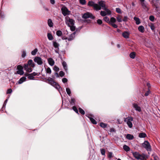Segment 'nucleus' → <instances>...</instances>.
<instances>
[{"mask_svg":"<svg viewBox=\"0 0 160 160\" xmlns=\"http://www.w3.org/2000/svg\"><path fill=\"white\" fill-rule=\"evenodd\" d=\"M88 5L93 7L94 9L96 10H100L101 9V7L103 8H106L105 2L103 1H101L98 2V4L95 3L93 1H89L88 3Z\"/></svg>","mask_w":160,"mask_h":160,"instance_id":"nucleus-1","label":"nucleus"},{"mask_svg":"<svg viewBox=\"0 0 160 160\" xmlns=\"http://www.w3.org/2000/svg\"><path fill=\"white\" fill-rule=\"evenodd\" d=\"M132 154L133 157L138 160H147L148 158L147 155L144 153L140 154L139 152H133Z\"/></svg>","mask_w":160,"mask_h":160,"instance_id":"nucleus-2","label":"nucleus"},{"mask_svg":"<svg viewBox=\"0 0 160 160\" xmlns=\"http://www.w3.org/2000/svg\"><path fill=\"white\" fill-rule=\"evenodd\" d=\"M52 78L49 77L47 79V80L49 82V83L57 89L61 88V87L59 85L54 81L53 79L55 78V76L52 75Z\"/></svg>","mask_w":160,"mask_h":160,"instance_id":"nucleus-3","label":"nucleus"},{"mask_svg":"<svg viewBox=\"0 0 160 160\" xmlns=\"http://www.w3.org/2000/svg\"><path fill=\"white\" fill-rule=\"evenodd\" d=\"M65 22L66 24L68 27L72 25H74L75 22L73 19L70 18L68 16L65 17Z\"/></svg>","mask_w":160,"mask_h":160,"instance_id":"nucleus-4","label":"nucleus"},{"mask_svg":"<svg viewBox=\"0 0 160 160\" xmlns=\"http://www.w3.org/2000/svg\"><path fill=\"white\" fill-rule=\"evenodd\" d=\"M133 120V118L132 117H128L125 119L124 120V122H127L128 127L129 128H131L132 127V121Z\"/></svg>","mask_w":160,"mask_h":160,"instance_id":"nucleus-5","label":"nucleus"},{"mask_svg":"<svg viewBox=\"0 0 160 160\" xmlns=\"http://www.w3.org/2000/svg\"><path fill=\"white\" fill-rule=\"evenodd\" d=\"M61 10L62 14L64 16L69 15L70 14V11L65 6L62 7Z\"/></svg>","mask_w":160,"mask_h":160,"instance_id":"nucleus-6","label":"nucleus"},{"mask_svg":"<svg viewBox=\"0 0 160 160\" xmlns=\"http://www.w3.org/2000/svg\"><path fill=\"white\" fill-rule=\"evenodd\" d=\"M143 147L148 151H151V146L149 143L147 141H145L142 144Z\"/></svg>","mask_w":160,"mask_h":160,"instance_id":"nucleus-7","label":"nucleus"},{"mask_svg":"<svg viewBox=\"0 0 160 160\" xmlns=\"http://www.w3.org/2000/svg\"><path fill=\"white\" fill-rule=\"evenodd\" d=\"M82 18L85 19L90 18L91 19H94L95 18V17L91 13L88 12L84 13L82 16Z\"/></svg>","mask_w":160,"mask_h":160,"instance_id":"nucleus-8","label":"nucleus"},{"mask_svg":"<svg viewBox=\"0 0 160 160\" xmlns=\"http://www.w3.org/2000/svg\"><path fill=\"white\" fill-rule=\"evenodd\" d=\"M35 62L37 63L39 65H41L43 63V61L42 59L40 57H36L34 59Z\"/></svg>","mask_w":160,"mask_h":160,"instance_id":"nucleus-9","label":"nucleus"},{"mask_svg":"<svg viewBox=\"0 0 160 160\" xmlns=\"http://www.w3.org/2000/svg\"><path fill=\"white\" fill-rule=\"evenodd\" d=\"M17 68L18 70L17 71V73L20 75H22L24 74L23 67L21 66H18Z\"/></svg>","mask_w":160,"mask_h":160,"instance_id":"nucleus-10","label":"nucleus"},{"mask_svg":"<svg viewBox=\"0 0 160 160\" xmlns=\"http://www.w3.org/2000/svg\"><path fill=\"white\" fill-rule=\"evenodd\" d=\"M133 108L137 111L140 112L142 110L141 107H139L137 103H134L132 104Z\"/></svg>","mask_w":160,"mask_h":160,"instance_id":"nucleus-11","label":"nucleus"},{"mask_svg":"<svg viewBox=\"0 0 160 160\" xmlns=\"http://www.w3.org/2000/svg\"><path fill=\"white\" fill-rule=\"evenodd\" d=\"M23 67L24 68V69L27 71V72H32V69L31 68L29 67L28 64H24Z\"/></svg>","mask_w":160,"mask_h":160,"instance_id":"nucleus-12","label":"nucleus"},{"mask_svg":"<svg viewBox=\"0 0 160 160\" xmlns=\"http://www.w3.org/2000/svg\"><path fill=\"white\" fill-rule=\"evenodd\" d=\"M62 65L66 73L68 72V65L66 62L65 61H63L62 62Z\"/></svg>","mask_w":160,"mask_h":160,"instance_id":"nucleus-13","label":"nucleus"},{"mask_svg":"<svg viewBox=\"0 0 160 160\" xmlns=\"http://www.w3.org/2000/svg\"><path fill=\"white\" fill-rule=\"evenodd\" d=\"M26 64H28V66L30 65L32 68H34L35 66V64L33 62L32 60L31 59L28 60V63Z\"/></svg>","mask_w":160,"mask_h":160,"instance_id":"nucleus-14","label":"nucleus"},{"mask_svg":"<svg viewBox=\"0 0 160 160\" xmlns=\"http://www.w3.org/2000/svg\"><path fill=\"white\" fill-rule=\"evenodd\" d=\"M48 61L49 64L51 66H53L54 64V60L51 58H49L48 59Z\"/></svg>","mask_w":160,"mask_h":160,"instance_id":"nucleus-15","label":"nucleus"},{"mask_svg":"<svg viewBox=\"0 0 160 160\" xmlns=\"http://www.w3.org/2000/svg\"><path fill=\"white\" fill-rule=\"evenodd\" d=\"M122 36L125 38H129V33L126 31H125L122 34Z\"/></svg>","mask_w":160,"mask_h":160,"instance_id":"nucleus-16","label":"nucleus"},{"mask_svg":"<svg viewBox=\"0 0 160 160\" xmlns=\"http://www.w3.org/2000/svg\"><path fill=\"white\" fill-rule=\"evenodd\" d=\"M53 45L54 48L57 49H59V44L56 41H53Z\"/></svg>","mask_w":160,"mask_h":160,"instance_id":"nucleus-17","label":"nucleus"},{"mask_svg":"<svg viewBox=\"0 0 160 160\" xmlns=\"http://www.w3.org/2000/svg\"><path fill=\"white\" fill-rule=\"evenodd\" d=\"M26 77H23L21 78L19 80L18 82V83L19 84H21L22 83L26 81Z\"/></svg>","mask_w":160,"mask_h":160,"instance_id":"nucleus-18","label":"nucleus"},{"mask_svg":"<svg viewBox=\"0 0 160 160\" xmlns=\"http://www.w3.org/2000/svg\"><path fill=\"white\" fill-rule=\"evenodd\" d=\"M75 33L76 32H75L70 35L68 39V41H71L75 37L74 35Z\"/></svg>","mask_w":160,"mask_h":160,"instance_id":"nucleus-19","label":"nucleus"},{"mask_svg":"<svg viewBox=\"0 0 160 160\" xmlns=\"http://www.w3.org/2000/svg\"><path fill=\"white\" fill-rule=\"evenodd\" d=\"M86 116H87L88 117V118L89 119L90 121L92 123L94 124H97V122L94 118L90 117L89 115H88V116H87V115H86Z\"/></svg>","mask_w":160,"mask_h":160,"instance_id":"nucleus-20","label":"nucleus"},{"mask_svg":"<svg viewBox=\"0 0 160 160\" xmlns=\"http://www.w3.org/2000/svg\"><path fill=\"white\" fill-rule=\"evenodd\" d=\"M141 4L144 9L147 11H148L149 10V8L147 7L146 4L144 2L141 3Z\"/></svg>","mask_w":160,"mask_h":160,"instance_id":"nucleus-21","label":"nucleus"},{"mask_svg":"<svg viewBox=\"0 0 160 160\" xmlns=\"http://www.w3.org/2000/svg\"><path fill=\"white\" fill-rule=\"evenodd\" d=\"M126 138L129 140H132L134 138V136L130 134H128L127 135Z\"/></svg>","mask_w":160,"mask_h":160,"instance_id":"nucleus-22","label":"nucleus"},{"mask_svg":"<svg viewBox=\"0 0 160 160\" xmlns=\"http://www.w3.org/2000/svg\"><path fill=\"white\" fill-rule=\"evenodd\" d=\"M138 30L141 32L143 33L144 31V28L143 26L141 25L138 28Z\"/></svg>","mask_w":160,"mask_h":160,"instance_id":"nucleus-23","label":"nucleus"},{"mask_svg":"<svg viewBox=\"0 0 160 160\" xmlns=\"http://www.w3.org/2000/svg\"><path fill=\"white\" fill-rule=\"evenodd\" d=\"M48 25L50 27H53V23L51 19H48Z\"/></svg>","mask_w":160,"mask_h":160,"instance_id":"nucleus-24","label":"nucleus"},{"mask_svg":"<svg viewBox=\"0 0 160 160\" xmlns=\"http://www.w3.org/2000/svg\"><path fill=\"white\" fill-rule=\"evenodd\" d=\"M47 37L48 39L49 40H52L53 38V37L52 35V34L50 33H48L47 34Z\"/></svg>","mask_w":160,"mask_h":160,"instance_id":"nucleus-25","label":"nucleus"},{"mask_svg":"<svg viewBox=\"0 0 160 160\" xmlns=\"http://www.w3.org/2000/svg\"><path fill=\"white\" fill-rule=\"evenodd\" d=\"M146 136V134L144 132L140 133L139 134V137L140 138H144Z\"/></svg>","mask_w":160,"mask_h":160,"instance_id":"nucleus-26","label":"nucleus"},{"mask_svg":"<svg viewBox=\"0 0 160 160\" xmlns=\"http://www.w3.org/2000/svg\"><path fill=\"white\" fill-rule=\"evenodd\" d=\"M123 148L126 152H128L129 151L130 149L129 147L126 145H125L123 146Z\"/></svg>","mask_w":160,"mask_h":160,"instance_id":"nucleus-27","label":"nucleus"},{"mask_svg":"<svg viewBox=\"0 0 160 160\" xmlns=\"http://www.w3.org/2000/svg\"><path fill=\"white\" fill-rule=\"evenodd\" d=\"M134 19L136 21V24L138 25L140 23V19L138 18L134 17Z\"/></svg>","mask_w":160,"mask_h":160,"instance_id":"nucleus-28","label":"nucleus"},{"mask_svg":"<svg viewBox=\"0 0 160 160\" xmlns=\"http://www.w3.org/2000/svg\"><path fill=\"white\" fill-rule=\"evenodd\" d=\"M108 124L103 122H101L100 123V126L102 128H106Z\"/></svg>","mask_w":160,"mask_h":160,"instance_id":"nucleus-29","label":"nucleus"},{"mask_svg":"<svg viewBox=\"0 0 160 160\" xmlns=\"http://www.w3.org/2000/svg\"><path fill=\"white\" fill-rule=\"evenodd\" d=\"M116 22V19L113 18L112 17L110 19V20L109 24H111L112 23H114Z\"/></svg>","mask_w":160,"mask_h":160,"instance_id":"nucleus-30","label":"nucleus"},{"mask_svg":"<svg viewBox=\"0 0 160 160\" xmlns=\"http://www.w3.org/2000/svg\"><path fill=\"white\" fill-rule=\"evenodd\" d=\"M102 9L105 11V12H106L107 14H110L111 13V12L110 10H109L107 8H103Z\"/></svg>","mask_w":160,"mask_h":160,"instance_id":"nucleus-31","label":"nucleus"},{"mask_svg":"<svg viewBox=\"0 0 160 160\" xmlns=\"http://www.w3.org/2000/svg\"><path fill=\"white\" fill-rule=\"evenodd\" d=\"M149 26L150 27L151 29L152 30H154L155 29V27L154 24L150 23L149 24Z\"/></svg>","mask_w":160,"mask_h":160,"instance_id":"nucleus-32","label":"nucleus"},{"mask_svg":"<svg viewBox=\"0 0 160 160\" xmlns=\"http://www.w3.org/2000/svg\"><path fill=\"white\" fill-rule=\"evenodd\" d=\"M38 51V50L37 48L33 50L32 51L31 54L32 55H35L37 52Z\"/></svg>","mask_w":160,"mask_h":160,"instance_id":"nucleus-33","label":"nucleus"},{"mask_svg":"<svg viewBox=\"0 0 160 160\" xmlns=\"http://www.w3.org/2000/svg\"><path fill=\"white\" fill-rule=\"evenodd\" d=\"M71 101L70 102V103L72 105H74L75 104V100L73 98H71Z\"/></svg>","mask_w":160,"mask_h":160,"instance_id":"nucleus-34","label":"nucleus"},{"mask_svg":"<svg viewBox=\"0 0 160 160\" xmlns=\"http://www.w3.org/2000/svg\"><path fill=\"white\" fill-rule=\"evenodd\" d=\"M129 56L131 58L134 59L135 57V53L134 52H132L130 53Z\"/></svg>","mask_w":160,"mask_h":160,"instance_id":"nucleus-35","label":"nucleus"},{"mask_svg":"<svg viewBox=\"0 0 160 160\" xmlns=\"http://www.w3.org/2000/svg\"><path fill=\"white\" fill-rule=\"evenodd\" d=\"M56 35L58 37H60L62 35V32L60 30H58L56 32Z\"/></svg>","mask_w":160,"mask_h":160,"instance_id":"nucleus-36","label":"nucleus"},{"mask_svg":"<svg viewBox=\"0 0 160 160\" xmlns=\"http://www.w3.org/2000/svg\"><path fill=\"white\" fill-rule=\"evenodd\" d=\"M103 20L109 23V18L107 17H105L104 18Z\"/></svg>","mask_w":160,"mask_h":160,"instance_id":"nucleus-37","label":"nucleus"},{"mask_svg":"<svg viewBox=\"0 0 160 160\" xmlns=\"http://www.w3.org/2000/svg\"><path fill=\"white\" fill-rule=\"evenodd\" d=\"M79 112L82 115H84L85 114L84 111L81 108H78Z\"/></svg>","mask_w":160,"mask_h":160,"instance_id":"nucleus-38","label":"nucleus"},{"mask_svg":"<svg viewBox=\"0 0 160 160\" xmlns=\"http://www.w3.org/2000/svg\"><path fill=\"white\" fill-rule=\"evenodd\" d=\"M69 27L70 28V30L72 31H74L75 30L76 28L74 25H71Z\"/></svg>","mask_w":160,"mask_h":160,"instance_id":"nucleus-39","label":"nucleus"},{"mask_svg":"<svg viewBox=\"0 0 160 160\" xmlns=\"http://www.w3.org/2000/svg\"><path fill=\"white\" fill-rule=\"evenodd\" d=\"M66 91L68 94L69 96H70L71 94V92L70 89L68 88H66Z\"/></svg>","mask_w":160,"mask_h":160,"instance_id":"nucleus-40","label":"nucleus"},{"mask_svg":"<svg viewBox=\"0 0 160 160\" xmlns=\"http://www.w3.org/2000/svg\"><path fill=\"white\" fill-rule=\"evenodd\" d=\"M100 15L104 17L106 15L107 13L105 11H102L100 12Z\"/></svg>","mask_w":160,"mask_h":160,"instance_id":"nucleus-41","label":"nucleus"},{"mask_svg":"<svg viewBox=\"0 0 160 160\" xmlns=\"http://www.w3.org/2000/svg\"><path fill=\"white\" fill-rule=\"evenodd\" d=\"M72 109L77 114H79L78 112V109H77L76 107L74 106L72 107Z\"/></svg>","mask_w":160,"mask_h":160,"instance_id":"nucleus-42","label":"nucleus"},{"mask_svg":"<svg viewBox=\"0 0 160 160\" xmlns=\"http://www.w3.org/2000/svg\"><path fill=\"white\" fill-rule=\"evenodd\" d=\"M100 151L101 154L103 155H105V151L104 149L101 148L100 149Z\"/></svg>","mask_w":160,"mask_h":160,"instance_id":"nucleus-43","label":"nucleus"},{"mask_svg":"<svg viewBox=\"0 0 160 160\" xmlns=\"http://www.w3.org/2000/svg\"><path fill=\"white\" fill-rule=\"evenodd\" d=\"M80 4L82 5H85L86 3L85 0H79Z\"/></svg>","mask_w":160,"mask_h":160,"instance_id":"nucleus-44","label":"nucleus"},{"mask_svg":"<svg viewBox=\"0 0 160 160\" xmlns=\"http://www.w3.org/2000/svg\"><path fill=\"white\" fill-rule=\"evenodd\" d=\"M53 70L56 72H58L59 70V68L56 66H54L53 68Z\"/></svg>","mask_w":160,"mask_h":160,"instance_id":"nucleus-45","label":"nucleus"},{"mask_svg":"<svg viewBox=\"0 0 160 160\" xmlns=\"http://www.w3.org/2000/svg\"><path fill=\"white\" fill-rule=\"evenodd\" d=\"M46 71L47 73H49V74H50L52 72L51 69L49 67H48L47 68Z\"/></svg>","mask_w":160,"mask_h":160,"instance_id":"nucleus-46","label":"nucleus"},{"mask_svg":"<svg viewBox=\"0 0 160 160\" xmlns=\"http://www.w3.org/2000/svg\"><path fill=\"white\" fill-rule=\"evenodd\" d=\"M28 78L31 80H34V77L32 74H31V73L29 74Z\"/></svg>","mask_w":160,"mask_h":160,"instance_id":"nucleus-47","label":"nucleus"},{"mask_svg":"<svg viewBox=\"0 0 160 160\" xmlns=\"http://www.w3.org/2000/svg\"><path fill=\"white\" fill-rule=\"evenodd\" d=\"M154 17L153 16L151 15L149 16V19L152 22H153L154 21Z\"/></svg>","mask_w":160,"mask_h":160,"instance_id":"nucleus-48","label":"nucleus"},{"mask_svg":"<svg viewBox=\"0 0 160 160\" xmlns=\"http://www.w3.org/2000/svg\"><path fill=\"white\" fill-rule=\"evenodd\" d=\"M65 75V73L62 71H61L59 72V76L61 77H63Z\"/></svg>","mask_w":160,"mask_h":160,"instance_id":"nucleus-49","label":"nucleus"},{"mask_svg":"<svg viewBox=\"0 0 160 160\" xmlns=\"http://www.w3.org/2000/svg\"><path fill=\"white\" fill-rule=\"evenodd\" d=\"M108 157L109 158H111L112 157V153L111 152H108Z\"/></svg>","mask_w":160,"mask_h":160,"instance_id":"nucleus-50","label":"nucleus"},{"mask_svg":"<svg viewBox=\"0 0 160 160\" xmlns=\"http://www.w3.org/2000/svg\"><path fill=\"white\" fill-rule=\"evenodd\" d=\"M116 11L117 13H122L121 9L118 8H116Z\"/></svg>","mask_w":160,"mask_h":160,"instance_id":"nucleus-51","label":"nucleus"},{"mask_svg":"<svg viewBox=\"0 0 160 160\" xmlns=\"http://www.w3.org/2000/svg\"><path fill=\"white\" fill-rule=\"evenodd\" d=\"M117 19L118 22H121L122 21V18L119 17H117Z\"/></svg>","mask_w":160,"mask_h":160,"instance_id":"nucleus-52","label":"nucleus"},{"mask_svg":"<svg viewBox=\"0 0 160 160\" xmlns=\"http://www.w3.org/2000/svg\"><path fill=\"white\" fill-rule=\"evenodd\" d=\"M150 92V90L149 89H148V91L145 93V95L147 96L149 95Z\"/></svg>","mask_w":160,"mask_h":160,"instance_id":"nucleus-53","label":"nucleus"},{"mask_svg":"<svg viewBox=\"0 0 160 160\" xmlns=\"http://www.w3.org/2000/svg\"><path fill=\"white\" fill-rule=\"evenodd\" d=\"M97 22L99 25H101L102 23V21L101 19H98L97 21Z\"/></svg>","mask_w":160,"mask_h":160,"instance_id":"nucleus-54","label":"nucleus"},{"mask_svg":"<svg viewBox=\"0 0 160 160\" xmlns=\"http://www.w3.org/2000/svg\"><path fill=\"white\" fill-rule=\"evenodd\" d=\"M110 24L115 28H118V26L114 23H112Z\"/></svg>","mask_w":160,"mask_h":160,"instance_id":"nucleus-55","label":"nucleus"},{"mask_svg":"<svg viewBox=\"0 0 160 160\" xmlns=\"http://www.w3.org/2000/svg\"><path fill=\"white\" fill-rule=\"evenodd\" d=\"M128 18L127 16H125L124 17V18L122 20L124 22H126L128 20Z\"/></svg>","mask_w":160,"mask_h":160,"instance_id":"nucleus-56","label":"nucleus"},{"mask_svg":"<svg viewBox=\"0 0 160 160\" xmlns=\"http://www.w3.org/2000/svg\"><path fill=\"white\" fill-rule=\"evenodd\" d=\"M12 92V90L11 89H9L7 92V94L11 93Z\"/></svg>","mask_w":160,"mask_h":160,"instance_id":"nucleus-57","label":"nucleus"},{"mask_svg":"<svg viewBox=\"0 0 160 160\" xmlns=\"http://www.w3.org/2000/svg\"><path fill=\"white\" fill-rule=\"evenodd\" d=\"M26 52L25 51H23L22 52V56L23 58H24L26 56Z\"/></svg>","mask_w":160,"mask_h":160,"instance_id":"nucleus-58","label":"nucleus"},{"mask_svg":"<svg viewBox=\"0 0 160 160\" xmlns=\"http://www.w3.org/2000/svg\"><path fill=\"white\" fill-rule=\"evenodd\" d=\"M68 81V80L67 78H63L62 79V82H63V83H65V82H67Z\"/></svg>","mask_w":160,"mask_h":160,"instance_id":"nucleus-59","label":"nucleus"},{"mask_svg":"<svg viewBox=\"0 0 160 160\" xmlns=\"http://www.w3.org/2000/svg\"><path fill=\"white\" fill-rule=\"evenodd\" d=\"M154 160H159L158 157L157 156H155L154 157Z\"/></svg>","mask_w":160,"mask_h":160,"instance_id":"nucleus-60","label":"nucleus"},{"mask_svg":"<svg viewBox=\"0 0 160 160\" xmlns=\"http://www.w3.org/2000/svg\"><path fill=\"white\" fill-rule=\"evenodd\" d=\"M50 3L52 4H54L55 3V1L54 0H50Z\"/></svg>","mask_w":160,"mask_h":160,"instance_id":"nucleus-61","label":"nucleus"},{"mask_svg":"<svg viewBox=\"0 0 160 160\" xmlns=\"http://www.w3.org/2000/svg\"><path fill=\"white\" fill-rule=\"evenodd\" d=\"M31 74H32V76L34 77V76H36L38 75V73L35 72H33V73H31Z\"/></svg>","mask_w":160,"mask_h":160,"instance_id":"nucleus-62","label":"nucleus"},{"mask_svg":"<svg viewBox=\"0 0 160 160\" xmlns=\"http://www.w3.org/2000/svg\"><path fill=\"white\" fill-rule=\"evenodd\" d=\"M54 74L56 76V77L57 78H59V76L58 73L55 72V73Z\"/></svg>","mask_w":160,"mask_h":160,"instance_id":"nucleus-63","label":"nucleus"},{"mask_svg":"<svg viewBox=\"0 0 160 160\" xmlns=\"http://www.w3.org/2000/svg\"><path fill=\"white\" fill-rule=\"evenodd\" d=\"M110 132H115V129L114 128H111L110 129Z\"/></svg>","mask_w":160,"mask_h":160,"instance_id":"nucleus-64","label":"nucleus"}]
</instances>
